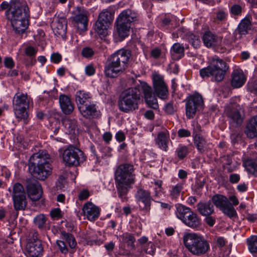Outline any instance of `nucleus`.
Here are the masks:
<instances>
[{"label": "nucleus", "mask_w": 257, "mask_h": 257, "mask_svg": "<svg viewBox=\"0 0 257 257\" xmlns=\"http://www.w3.org/2000/svg\"><path fill=\"white\" fill-rule=\"evenodd\" d=\"M6 15L17 33L22 34L25 32L28 27L30 16L29 9L26 2L15 0L11 2Z\"/></svg>", "instance_id": "obj_1"}, {"label": "nucleus", "mask_w": 257, "mask_h": 257, "mask_svg": "<svg viewBox=\"0 0 257 257\" xmlns=\"http://www.w3.org/2000/svg\"><path fill=\"white\" fill-rule=\"evenodd\" d=\"M134 166L128 163L118 165L114 172V180L118 197L122 201L126 200L125 195L135 183L136 175Z\"/></svg>", "instance_id": "obj_2"}, {"label": "nucleus", "mask_w": 257, "mask_h": 257, "mask_svg": "<svg viewBox=\"0 0 257 257\" xmlns=\"http://www.w3.org/2000/svg\"><path fill=\"white\" fill-rule=\"evenodd\" d=\"M131 57L130 50L119 49L108 57L105 66V75L110 78H115L122 74L128 66Z\"/></svg>", "instance_id": "obj_3"}, {"label": "nucleus", "mask_w": 257, "mask_h": 257, "mask_svg": "<svg viewBox=\"0 0 257 257\" xmlns=\"http://www.w3.org/2000/svg\"><path fill=\"white\" fill-rule=\"evenodd\" d=\"M51 159L44 151L34 154L29 159V169L33 177L45 180L51 173Z\"/></svg>", "instance_id": "obj_4"}, {"label": "nucleus", "mask_w": 257, "mask_h": 257, "mask_svg": "<svg viewBox=\"0 0 257 257\" xmlns=\"http://www.w3.org/2000/svg\"><path fill=\"white\" fill-rule=\"evenodd\" d=\"M185 247L194 255L200 256L210 249L208 242L202 235L195 233H186L183 237Z\"/></svg>", "instance_id": "obj_5"}, {"label": "nucleus", "mask_w": 257, "mask_h": 257, "mask_svg": "<svg viewBox=\"0 0 257 257\" xmlns=\"http://www.w3.org/2000/svg\"><path fill=\"white\" fill-rule=\"evenodd\" d=\"M228 69L227 63L215 56L211 58L207 67L200 70V75L203 78L212 76L215 81L220 82L224 79Z\"/></svg>", "instance_id": "obj_6"}, {"label": "nucleus", "mask_w": 257, "mask_h": 257, "mask_svg": "<svg viewBox=\"0 0 257 257\" xmlns=\"http://www.w3.org/2000/svg\"><path fill=\"white\" fill-rule=\"evenodd\" d=\"M140 94V91L137 87L129 88L123 91L118 100L119 109L123 112H128L138 108Z\"/></svg>", "instance_id": "obj_7"}, {"label": "nucleus", "mask_w": 257, "mask_h": 257, "mask_svg": "<svg viewBox=\"0 0 257 257\" xmlns=\"http://www.w3.org/2000/svg\"><path fill=\"white\" fill-rule=\"evenodd\" d=\"M31 98L27 94L18 92L13 98V104L16 116L26 119L28 117L27 109L29 107Z\"/></svg>", "instance_id": "obj_8"}, {"label": "nucleus", "mask_w": 257, "mask_h": 257, "mask_svg": "<svg viewBox=\"0 0 257 257\" xmlns=\"http://www.w3.org/2000/svg\"><path fill=\"white\" fill-rule=\"evenodd\" d=\"M62 158L66 166H77L83 162L86 157L83 152L72 145H69L62 153Z\"/></svg>", "instance_id": "obj_9"}, {"label": "nucleus", "mask_w": 257, "mask_h": 257, "mask_svg": "<svg viewBox=\"0 0 257 257\" xmlns=\"http://www.w3.org/2000/svg\"><path fill=\"white\" fill-rule=\"evenodd\" d=\"M113 20V13L110 8L103 10L95 24V30L100 37L107 35V29Z\"/></svg>", "instance_id": "obj_10"}, {"label": "nucleus", "mask_w": 257, "mask_h": 257, "mask_svg": "<svg viewBox=\"0 0 257 257\" xmlns=\"http://www.w3.org/2000/svg\"><path fill=\"white\" fill-rule=\"evenodd\" d=\"M244 110L241 106L235 103H229L224 107V114L229 123L234 127L241 125L243 121Z\"/></svg>", "instance_id": "obj_11"}, {"label": "nucleus", "mask_w": 257, "mask_h": 257, "mask_svg": "<svg viewBox=\"0 0 257 257\" xmlns=\"http://www.w3.org/2000/svg\"><path fill=\"white\" fill-rule=\"evenodd\" d=\"M38 233L33 231L30 233L26 246V255L27 257H41L44 251L41 241L38 239Z\"/></svg>", "instance_id": "obj_12"}, {"label": "nucleus", "mask_w": 257, "mask_h": 257, "mask_svg": "<svg viewBox=\"0 0 257 257\" xmlns=\"http://www.w3.org/2000/svg\"><path fill=\"white\" fill-rule=\"evenodd\" d=\"M213 205L219 208L223 214L231 218L237 216V212L228 198L222 195L216 194L212 197Z\"/></svg>", "instance_id": "obj_13"}, {"label": "nucleus", "mask_w": 257, "mask_h": 257, "mask_svg": "<svg viewBox=\"0 0 257 257\" xmlns=\"http://www.w3.org/2000/svg\"><path fill=\"white\" fill-rule=\"evenodd\" d=\"M186 114L188 118H193L196 111L201 109L204 104L203 98L199 93H195L186 100Z\"/></svg>", "instance_id": "obj_14"}, {"label": "nucleus", "mask_w": 257, "mask_h": 257, "mask_svg": "<svg viewBox=\"0 0 257 257\" xmlns=\"http://www.w3.org/2000/svg\"><path fill=\"white\" fill-rule=\"evenodd\" d=\"M26 188L29 198L33 201L39 200L42 195V188L38 181L34 178L26 180Z\"/></svg>", "instance_id": "obj_15"}, {"label": "nucleus", "mask_w": 257, "mask_h": 257, "mask_svg": "<svg viewBox=\"0 0 257 257\" xmlns=\"http://www.w3.org/2000/svg\"><path fill=\"white\" fill-rule=\"evenodd\" d=\"M74 15L73 17L74 26L79 31H86L88 24V12L83 8L77 7Z\"/></svg>", "instance_id": "obj_16"}, {"label": "nucleus", "mask_w": 257, "mask_h": 257, "mask_svg": "<svg viewBox=\"0 0 257 257\" xmlns=\"http://www.w3.org/2000/svg\"><path fill=\"white\" fill-rule=\"evenodd\" d=\"M153 81L156 95L161 99H166L168 95V89L163 76L158 74H154Z\"/></svg>", "instance_id": "obj_17"}, {"label": "nucleus", "mask_w": 257, "mask_h": 257, "mask_svg": "<svg viewBox=\"0 0 257 257\" xmlns=\"http://www.w3.org/2000/svg\"><path fill=\"white\" fill-rule=\"evenodd\" d=\"M135 197L137 201L144 205L143 209L149 211L150 209L151 201L153 200L151 192L149 190L139 188L136 193Z\"/></svg>", "instance_id": "obj_18"}, {"label": "nucleus", "mask_w": 257, "mask_h": 257, "mask_svg": "<svg viewBox=\"0 0 257 257\" xmlns=\"http://www.w3.org/2000/svg\"><path fill=\"white\" fill-rule=\"evenodd\" d=\"M141 84L147 104L150 107L157 109L159 106L157 99L153 92L151 87L145 82L141 83Z\"/></svg>", "instance_id": "obj_19"}, {"label": "nucleus", "mask_w": 257, "mask_h": 257, "mask_svg": "<svg viewBox=\"0 0 257 257\" xmlns=\"http://www.w3.org/2000/svg\"><path fill=\"white\" fill-rule=\"evenodd\" d=\"M82 210L84 216L90 221L96 219L100 214L99 207L91 202H87L84 204Z\"/></svg>", "instance_id": "obj_20"}, {"label": "nucleus", "mask_w": 257, "mask_h": 257, "mask_svg": "<svg viewBox=\"0 0 257 257\" xmlns=\"http://www.w3.org/2000/svg\"><path fill=\"white\" fill-rule=\"evenodd\" d=\"M67 24V20L64 18L57 19L54 21L52 24V28L55 35L64 39L66 37Z\"/></svg>", "instance_id": "obj_21"}, {"label": "nucleus", "mask_w": 257, "mask_h": 257, "mask_svg": "<svg viewBox=\"0 0 257 257\" xmlns=\"http://www.w3.org/2000/svg\"><path fill=\"white\" fill-rule=\"evenodd\" d=\"M251 23L248 18L243 19L235 30L233 35L235 40L240 39L245 36L251 30Z\"/></svg>", "instance_id": "obj_22"}, {"label": "nucleus", "mask_w": 257, "mask_h": 257, "mask_svg": "<svg viewBox=\"0 0 257 257\" xmlns=\"http://www.w3.org/2000/svg\"><path fill=\"white\" fill-rule=\"evenodd\" d=\"M138 20V15L131 9L123 10L118 16L117 22H120L124 24L131 26L132 24Z\"/></svg>", "instance_id": "obj_23"}, {"label": "nucleus", "mask_w": 257, "mask_h": 257, "mask_svg": "<svg viewBox=\"0 0 257 257\" xmlns=\"http://www.w3.org/2000/svg\"><path fill=\"white\" fill-rule=\"evenodd\" d=\"M79 110L84 117L88 119L97 117L100 114V112L97 110L95 105L93 103H90L85 106H80Z\"/></svg>", "instance_id": "obj_24"}, {"label": "nucleus", "mask_w": 257, "mask_h": 257, "mask_svg": "<svg viewBox=\"0 0 257 257\" xmlns=\"http://www.w3.org/2000/svg\"><path fill=\"white\" fill-rule=\"evenodd\" d=\"M59 102L62 112L65 114H71L74 110V105L69 97L65 94H60Z\"/></svg>", "instance_id": "obj_25"}, {"label": "nucleus", "mask_w": 257, "mask_h": 257, "mask_svg": "<svg viewBox=\"0 0 257 257\" xmlns=\"http://www.w3.org/2000/svg\"><path fill=\"white\" fill-rule=\"evenodd\" d=\"M197 210L202 216H208L214 213V207L210 201H203L197 204Z\"/></svg>", "instance_id": "obj_26"}, {"label": "nucleus", "mask_w": 257, "mask_h": 257, "mask_svg": "<svg viewBox=\"0 0 257 257\" xmlns=\"http://www.w3.org/2000/svg\"><path fill=\"white\" fill-rule=\"evenodd\" d=\"M75 100L79 109V107L85 106L91 103V97L89 93L79 90L76 93Z\"/></svg>", "instance_id": "obj_27"}, {"label": "nucleus", "mask_w": 257, "mask_h": 257, "mask_svg": "<svg viewBox=\"0 0 257 257\" xmlns=\"http://www.w3.org/2000/svg\"><path fill=\"white\" fill-rule=\"evenodd\" d=\"M245 132L249 138L257 137V115L250 119L246 126Z\"/></svg>", "instance_id": "obj_28"}, {"label": "nucleus", "mask_w": 257, "mask_h": 257, "mask_svg": "<svg viewBox=\"0 0 257 257\" xmlns=\"http://www.w3.org/2000/svg\"><path fill=\"white\" fill-rule=\"evenodd\" d=\"M169 136L166 132H161L158 133L156 139V142L158 147L162 150L166 151L168 148V143Z\"/></svg>", "instance_id": "obj_29"}, {"label": "nucleus", "mask_w": 257, "mask_h": 257, "mask_svg": "<svg viewBox=\"0 0 257 257\" xmlns=\"http://www.w3.org/2000/svg\"><path fill=\"white\" fill-rule=\"evenodd\" d=\"M245 79L242 72L235 70L232 73L231 85L233 87L239 88L245 82Z\"/></svg>", "instance_id": "obj_30"}, {"label": "nucleus", "mask_w": 257, "mask_h": 257, "mask_svg": "<svg viewBox=\"0 0 257 257\" xmlns=\"http://www.w3.org/2000/svg\"><path fill=\"white\" fill-rule=\"evenodd\" d=\"M131 26L116 21V31L120 40H123L129 35Z\"/></svg>", "instance_id": "obj_31"}, {"label": "nucleus", "mask_w": 257, "mask_h": 257, "mask_svg": "<svg viewBox=\"0 0 257 257\" xmlns=\"http://www.w3.org/2000/svg\"><path fill=\"white\" fill-rule=\"evenodd\" d=\"M171 54L174 60H179L184 55V46L180 43H175L171 49Z\"/></svg>", "instance_id": "obj_32"}, {"label": "nucleus", "mask_w": 257, "mask_h": 257, "mask_svg": "<svg viewBox=\"0 0 257 257\" xmlns=\"http://www.w3.org/2000/svg\"><path fill=\"white\" fill-rule=\"evenodd\" d=\"M14 207L16 211L24 210L27 206L26 196L13 198Z\"/></svg>", "instance_id": "obj_33"}, {"label": "nucleus", "mask_w": 257, "mask_h": 257, "mask_svg": "<svg viewBox=\"0 0 257 257\" xmlns=\"http://www.w3.org/2000/svg\"><path fill=\"white\" fill-rule=\"evenodd\" d=\"M203 41L204 45L210 47L215 45L216 37L210 32H206L203 36Z\"/></svg>", "instance_id": "obj_34"}, {"label": "nucleus", "mask_w": 257, "mask_h": 257, "mask_svg": "<svg viewBox=\"0 0 257 257\" xmlns=\"http://www.w3.org/2000/svg\"><path fill=\"white\" fill-rule=\"evenodd\" d=\"M193 136L194 137V141L195 146H196L198 151L200 152L204 151V148L206 144V142L204 139L201 137L199 134L193 133Z\"/></svg>", "instance_id": "obj_35"}, {"label": "nucleus", "mask_w": 257, "mask_h": 257, "mask_svg": "<svg viewBox=\"0 0 257 257\" xmlns=\"http://www.w3.org/2000/svg\"><path fill=\"white\" fill-rule=\"evenodd\" d=\"M26 196L23 186L19 183H15L13 187L12 198Z\"/></svg>", "instance_id": "obj_36"}, {"label": "nucleus", "mask_w": 257, "mask_h": 257, "mask_svg": "<svg viewBox=\"0 0 257 257\" xmlns=\"http://www.w3.org/2000/svg\"><path fill=\"white\" fill-rule=\"evenodd\" d=\"M63 123L69 134H74L77 127V121L75 119H65Z\"/></svg>", "instance_id": "obj_37"}, {"label": "nucleus", "mask_w": 257, "mask_h": 257, "mask_svg": "<svg viewBox=\"0 0 257 257\" xmlns=\"http://www.w3.org/2000/svg\"><path fill=\"white\" fill-rule=\"evenodd\" d=\"M191 210L189 207L182 204H178L176 206V214L177 218L182 220L187 214L190 213L189 211Z\"/></svg>", "instance_id": "obj_38"}, {"label": "nucleus", "mask_w": 257, "mask_h": 257, "mask_svg": "<svg viewBox=\"0 0 257 257\" xmlns=\"http://www.w3.org/2000/svg\"><path fill=\"white\" fill-rule=\"evenodd\" d=\"M61 237L68 243L70 248H73L76 246L77 244L76 241L71 234L62 231L61 232Z\"/></svg>", "instance_id": "obj_39"}, {"label": "nucleus", "mask_w": 257, "mask_h": 257, "mask_svg": "<svg viewBox=\"0 0 257 257\" xmlns=\"http://www.w3.org/2000/svg\"><path fill=\"white\" fill-rule=\"evenodd\" d=\"M190 219H188V222L186 225L192 228H196L201 224V219L198 215L194 213L193 216H191Z\"/></svg>", "instance_id": "obj_40"}, {"label": "nucleus", "mask_w": 257, "mask_h": 257, "mask_svg": "<svg viewBox=\"0 0 257 257\" xmlns=\"http://www.w3.org/2000/svg\"><path fill=\"white\" fill-rule=\"evenodd\" d=\"M248 248L251 253L257 252V236L253 235L247 239Z\"/></svg>", "instance_id": "obj_41"}, {"label": "nucleus", "mask_w": 257, "mask_h": 257, "mask_svg": "<svg viewBox=\"0 0 257 257\" xmlns=\"http://www.w3.org/2000/svg\"><path fill=\"white\" fill-rule=\"evenodd\" d=\"M35 225L39 229H43L45 227L47 218L44 214H39L34 218Z\"/></svg>", "instance_id": "obj_42"}, {"label": "nucleus", "mask_w": 257, "mask_h": 257, "mask_svg": "<svg viewBox=\"0 0 257 257\" xmlns=\"http://www.w3.org/2000/svg\"><path fill=\"white\" fill-rule=\"evenodd\" d=\"M175 152L179 159H183L188 153V149L186 146L180 145Z\"/></svg>", "instance_id": "obj_43"}, {"label": "nucleus", "mask_w": 257, "mask_h": 257, "mask_svg": "<svg viewBox=\"0 0 257 257\" xmlns=\"http://www.w3.org/2000/svg\"><path fill=\"white\" fill-rule=\"evenodd\" d=\"M182 186L180 184H178L175 186H173L170 190V195L172 199H176L178 198L182 190Z\"/></svg>", "instance_id": "obj_44"}, {"label": "nucleus", "mask_w": 257, "mask_h": 257, "mask_svg": "<svg viewBox=\"0 0 257 257\" xmlns=\"http://www.w3.org/2000/svg\"><path fill=\"white\" fill-rule=\"evenodd\" d=\"M188 40L189 43L195 48H197L200 45V40L198 36L191 34L188 35Z\"/></svg>", "instance_id": "obj_45"}, {"label": "nucleus", "mask_w": 257, "mask_h": 257, "mask_svg": "<svg viewBox=\"0 0 257 257\" xmlns=\"http://www.w3.org/2000/svg\"><path fill=\"white\" fill-rule=\"evenodd\" d=\"M223 163V168L227 170L228 172H231L233 170L230 168V165L232 163L231 158L229 156H224L222 158Z\"/></svg>", "instance_id": "obj_46"}, {"label": "nucleus", "mask_w": 257, "mask_h": 257, "mask_svg": "<svg viewBox=\"0 0 257 257\" xmlns=\"http://www.w3.org/2000/svg\"><path fill=\"white\" fill-rule=\"evenodd\" d=\"M51 218L54 220H57L62 218L63 214L60 208H54L50 212Z\"/></svg>", "instance_id": "obj_47"}, {"label": "nucleus", "mask_w": 257, "mask_h": 257, "mask_svg": "<svg viewBox=\"0 0 257 257\" xmlns=\"http://www.w3.org/2000/svg\"><path fill=\"white\" fill-rule=\"evenodd\" d=\"M81 54L84 57L89 58L93 56L94 52L92 48L86 47L82 49Z\"/></svg>", "instance_id": "obj_48"}, {"label": "nucleus", "mask_w": 257, "mask_h": 257, "mask_svg": "<svg viewBox=\"0 0 257 257\" xmlns=\"http://www.w3.org/2000/svg\"><path fill=\"white\" fill-rule=\"evenodd\" d=\"M66 185V180L63 176H59L57 182L56 187L57 189H63Z\"/></svg>", "instance_id": "obj_49"}, {"label": "nucleus", "mask_w": 257, "mask_h": 257, "mask_svg": "<svg viewBox=\"0 0 257 257\" xmlns=\"http://www.w3.org/2000/svg\"><path fill=\"white\" fill-rule=\"evenodd\" d=\"M124 238L128 245L134 248L135 247L134 242L136 241V239L133 234L126 233L124 236Z\"/></svg>", "instance_id": "obj_50"}, {"label": "nucleus", "mask_w": 257, "mask_h": 257, "mask_svg": "<svg viewBox=\"0 0 257 257\" xmlns=\"http://www.w3.org/2000/svg\"><path fill=\"white\" fill-rule=\"evenodd\" d=\"M56 243L62 253L66 254L68 252V249L64 241L57 240Z\"/></svg>", "instance_id": "obj_51"}, {"label": "nucleus", "mask_w": 257, "mask_h": 257, "mask_svg": "<svg viewBox=\"0 0 257 257\" xmlns=\"http://www.w3.org/2000/svg\"><path fill=\"white\" fill-rule=\"evenodd\" d=\"M165 111L168 114H174L175 110L172 102H168L165 106Z\"/></svg>", "instance_id": "obj_52"}, {"label": "nucleus", "mask_w": 257, "mask_h": 257, "mask_svg": "<svg viewBox=\"0 0 257 257\" xmlns=\"http://www.w3.org/2000/svg\"><path fill=\"white\" fill-rule=\"evenodd\" d=\"M206 217L204 219L205 222L210 226H213L215 223L216 218L211 215L205 216Z\"/></svg>", "instance_id": "obj_53"}, {"label": "nucleus", "mask_w": 257, "mask_h": 257, "mask_svg": "<svg viewBox=\"0 0 257 257\" xmlns=\"http://www.w3.org/2000/svg\"><path fill=\"white\" fill-rule=\"evenodd\" d=\"M61 60L62 56L58 53H54L51 56V61L54 63H58Z\"/></svg>", "instance_id": "obj_54"}, {"label": "nucleus", "mask_w": 257, "mask_h": 257, "mask_svg": "<svg viewBox=\"0 0 257 257\" xmlns=\"http://www.w3.org/2000/svg\"><path fill=\"white\" fill-rule=\"evenodd\" d=\"M231 12L234 15H238L241 12V7L238 5H234L231 8Z\"/></svg>", "instance_id": "obj_55"}, {"label": "nucleus", "mask_w": 257, "mask_h": 257, "mask_svg": "<svg viewBox=\"0 0 257 257\" xmlns=\"http://www.w3.org/2000/svg\"><path fill=\"white\" fill-rule=\"evenodd\" d=\"M178 135L181 138L188 137L191 136V133L187 130L182 128L178 131Z\"/></svg>", "instance_id": "obj_56"}, {"label": "nucleus", "mask_w": 257, "mask_h": 257, "mask_svg": "<svg viewBox=\"0 0 257 257\" xmlns=\"http://www.w3.org/2000/svg\"><path fill=\"white\" fill-rule=\"evenodd\" d=\"M89 196V192L87 190H83L80 191L78 196L80 200H86Z\"/></svg>", "instance_id": "obj_57"}, {"label": "nucleus", "mask_w": 257, "mask_h": 257, "mask_svg": "<svg viewBox=\"0 0 257 257\" xmlns=\"http://www.w3.org/2000/svg\"><path fill=\"white\" fill-rule=\"evenodd\" d=\"M5 66L8 68H12L14 66V63L12 58L7 57L4 60Z\"/></svg>", "instance_id": "obj_58"}, {"label": "nucleus", "mask_w": 257, "mask_h": 257, "mask_svg": "<svg viewBox=\"0 0 257 257\" xmlns=\"http://www.w3.org/2000/svg\"><path fill=\"white\" fill-rule=\"evenodd\" d=\"M37 51L33 47L30 46L26 48L25 53L27 55L29 56H32L35 55Z\"/></svg>", "instance_id": "obj_59"}, {"label": "nucleus", "mask_w": 257, "mask_h": 257, "mask_svg": "<svg viewBox=\"0 0 257 257\" xmlns=\"http://www.w3.org/2000/svg\"><path fill=\"white\" fill-rule=\"evenodd\" d=\"M240 179V176L237 174H231L229 176V181L232 183H237Z\"/></svg>", "instance_id": "obj_60"}, {"label": "nucleus", "mask_w": 257, "mask_h": 257, "mask_svg": "<svg viewBox=\"0 0 257 257\" xmlns=\"http://www.w3.org/2000/svg\"><path fill=\"white\" fill-rule=\"evenodd\" d=\"M168 70H169L170 73L177 74L179 72V66L177 64L169 65Z\"/></svg>", "instance_id": "obj_61"}, {"label": "nucleus", "mask_w": 257, "mask_h": 257, "mask_svg": "<svg viewBox=\"0 0 257 257\" xmlns=\"http://www.w3.org/2000/svg\"><path fill=\"white\" fill-rule=\"evenodd\" d=\"M85 70L86 74L88 76H91L95 73V69L92 65H88L86 66Z\"/></svg>", "instance_id": "obj_62"}, {"label": "nucleus", "mask_w": 257, "mask_h": 257, "mask_svg": "<svg viewBox=\"0 0 257 257\" xmlns=\"http://www.w3.org/2000/svg\"><path fill=\"white\" fill-rule=\"evenodd\" d=\"M115 138L117 141L120 142L124 140L125 137L124 133L122 132L119 131L116 134Z\"/></svg>", "instance_id": "obj_63"}, {"label": "nucleus", "mask_w": 257, "mask_h": 257, "mask_svg": "<svg viewBox=\"0 0 257 257\" xmlns=\"http://www.w3.org/2000/svg\"><path fill=\"white\" fill-rule=\"evenodd\" d=\"M151 56L154 58H158L160 56L161 50L159 49L156 48L153 49L151 51Z\"/></svg>", "instance_id": "obj_64"}]
</instances>
